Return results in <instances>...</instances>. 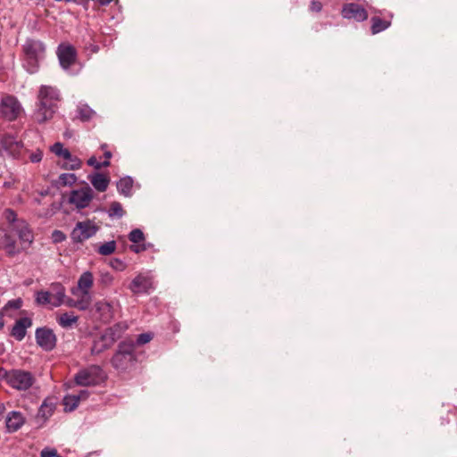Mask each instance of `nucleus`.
<instances>
[{
  "mask_svg": "<svg viewBox=\"0 0 457 457\" xmlns=\"http://www.w3.org/2000/svg\"><path fill=\"white\" fill-rule=\"evenodd\" d=\"M310 9L312 12H319L322 9V4L320 1H312L311 3Z\"/></svg>",
  "mask_w": 457,
  "mask_h": 457,
  "instance_id": "obj_43",
  "label": "nucleus"
},
{
  "mask_svg": "<svg viewBox=\"0 0 457 457\" xmlns=\"http://www.w3.org/2000/svg\"><path fill=\"white\" fill-rule=\"evenodd\" d=\"M342 16L345 19L354 20L360 22L368 19V12L361 5L350 3L343 6Z\"/></svg>",
  "mask_w": 457,
  "mask_h": 457,
  "instance_id": "obj_11",
  "label": "nucleus"
},
{
  "mask_svg": "<svg viewBox=\"0 0 457 457\" xmlns=\"http://www.w3.org/2000/svg\"><path fill=\"white\" fill-rule=\"evenodd\" d=\"M112 277L108 274H106L105 276L103 277V281L106 284L110 283L112 281Z\"/></svg>",
  "mask_w": 457,
  "mask_h": 457,
  "instance_id": "obj_48",
  "label": "nucleus"
},
{
  "mask_svg": "<svg viewBox=\"0 0 457 457\" xmlns=\"http://www.w3.org/2000/svg\"><path fill=\"white\" fill-rule=\"evenodd\" d=\"M105 161L103 162H100L97 161V159L95 156H91L89 159H87V165L93 166L96 169H100L101 167H106L110 165L109 159L112 157V154L110 151H106L104 153Z\"/></svg>",
  "mask_w": 457,
  "mask_h": 457,
  "instance_id": "obj_29",
  "label": "nucleus"
},
{
  "mask_svg": "<svg viewBox=\"0 0 457 457\" xmlns=\"http://www.w3.org/2000/svg\"><path fill=\"white\" fill-rule=\"evenodd\" d=\"M68 203L80 210L86 207V187L72 190L68 198Z\"/></svg>",
  "mask_w": 457,
  "mask_h": 457,
  "instance_id": "obj_17",
  "label": "nucleus"
},
{
  "mask_svg": "<svg viewBox=\"0 0 457 457\" xmlns=\"http://www.w3.org/2000/svg\"><path fill=\"white\" fill-rule=\"evenodd\" d=\"M4 378L11 387L19 391L29 389L36 382V378L31 372L18 369L6 371Z\"/></svg>",
  "mask_w": 457,
  "mask_h": 457,
  "instance_id": "obj_6",
  "label": "nucleus"
},
{
  "mask_svg": "<svg viewBox=\"0 0 457 457\" xmlns=\"http://www.w3.org/2000/svg\"><path fill=\"white\" fill-rule=\"evenodd\" d=\"M22 306V300L21 298L13 299L9 301L4 307V311H7L8 309L18 310Z\"/></svg>",
  "mask_w": 457,
  "mask_h": 457,
  "instance_id": "obj_38",
  "label": "nucleus"
},
{
  "mask_svg": "<svg viewBox=\"0 0 457 457\" xmlns=\"http://www.w3.org/2000/svg\"><path fill=\"white\" fill-rule=\"evenodd\" d=\"M106 378V375L101 367L92 365L87 367V386L100 385Z\"/></svg>",
  "mask_w": 457,
  "mask_h": 457,
  "instance_id": "obj_16",
  "label": "nucleus"
},
{
  "mask_svg": "<svg viewBox=\"0 0 457 457\" xmlns=\"http://www.w3.org/2000/svg\"><path fill=\"white\" fill-rule=\"evenodd\" d=\"M24 417L19 411H11L6 418V427L9 431L15 432L24 424Z\"/></svg>",
  "mask_w": 457,
  "mask_h": 457,
  "instance_id": "obj_18",
  "label": "nucleus"
},
{
  "mask_svg": "<svg viewBox=\"0 0 457 457\" xmlns=\"http://www.w3.org/2000/svg\"><path fill=\"white\" fill-rule=\"evenodd\" d=\"M90 181L93 185V187L99 192H104L106 191L109 183L110 179L107 175L103 173L95 172L92 175H90Z\"/></svg>",
  "mask_w": 457,
  "mask_h": 457,
  "instance_id": "obj_19",
  "label": "nucleus"
},
{
  "mask_svg": "<svg viewBox=\"0 0 457 457\" xmlns=\"http://www.w3.org/2000/svg\"><path fill=\"white\" fill-rule=\"evenodd\" d=\"M1 145L4 151H6L13 158H20L23 148L21 141L17 140L11 135H5L1 139Z\"/></svg>",
  "mask_w": 457,
  "mask_h": 457,
  "instance_id": "obj_13",
  "label": "nucleus"
},
{
  "mask_svg": "<svg viewBox=\"0 0 457 457\" xmlns=\"http://www.w3.org/2000/svg\"><path fill=\"white\" fill-rule=\"evenodd\" d=\"M85 391L80 390L79 394H71L64 396L62 400V403L64 405L65 411H74L80 401V398L83 396Z\"/></svg>",
  "mask_w": 457,
  "mask_h": 457,
  "instance_id": "obj_21",
  "label": "nucleus"
},
{
  "mask_svg": "<svg viewBox=\"0 0 457 457\" xmlns=\"http://www.w3.org/2000/svg\"><path fill=\"white\" fill-rule=\"evenodd\" d=\"M4 215L5 220L9 223L12 224V227L14 228V225L17 224V222L19 221L17 220L16 212L12 209H6L4 212Z\"/></svg>",
  "mask_w": 457,
  "mask_h": 457,
  "instance_id": "obj_37",
  "label": "nucleus"
},
{
  "mask_svg": "<svg viewBox=\"0 0 457 457\" xmlns=\"http://www.w3.org/2000/svg\"><path fill=\"white\" fill-rule=\"evenodd\" d=\"M71 240L74 244L82 245L86 240V221H79L71 234Z\"/></svg>",
  "mask_w": 457,
  "mask_h": 457,
  "instance_id": "obj_22",
  "label": "nucleus"
},
{
  "mask_svg": "<svg viewBox=\"0 0 457 457\" xmlns=\"http://www.w3.org/2000/svg\"><path fill=\"white\" fill-rule=\"evenodd\" d=\"M79 117L82 120H86V113L84 112V110L83 109H80L79 110Z\"/></svg>",
  "mask_w": 457,
  "mask_h": 457,
  "instance_id": "obj_51",
  "label": "nucleus"
},
{
  "mask_svg": "<svg viewBox=\"0 0 457 457\" xmlns=\"http://www.w3.org/2000/svg\"><path fill=\"white\" fill-rule=\"evenodd\" d=\"M100 4L106 5L109 4L112 0H96Z\"/></svg>",
  "mask_w": 457,
  "mask_h": 457,
  "instance_id": "obj_49",
  "label": "nucleus"
},
{
  "mask_svg": "<svg viewBox=\"0 0 457 457\" xmlns=\"http://www.w3.org/2000/svg\"><path fill=\"white\" fill-rule=\"evenodd\" d=\"M66 236L60 230H54L52 233V239L54 243H60L65 240Z\"/></svg>",
  "mask_w": 457,
  "mask_h": 457,
  "instance_id": "obj_41",
  "label": "nucleus"
},
{
  "mask_svg": "<svg viewBox=\"0 0 457 457\" xmlns=\"http://www.w3.org/2000/svg\"><path fill=\"white\" fill-rule=\"evenodd\" d=\"M32 326V320L30 318H21L17 320L12 328L11 336L16 340L21 341L26 336V330L28 328Z\"/></svg>",
  "mask_w": 457,
  "mask_h": 457,
  "instance_id": "obj_15",
  "label": "nucleus"
},
{
  "mask_svg": "<svg viewBox=\"0 0 457 457\" xmlns=\"http://www.w3.org/2000/svg\"><path fill=\"white\" fill-rule=\"evenodd\" d=\"M29 161L33 163H37L39 162H41L42 158H43V153L42 151H40L39 149H37L36 152L34 153H31L29 154Z\"/></svg>",
  "mask_w": 457,
  "mask_h": 457,
  "instance_id": "obj_40",
  "label": "nucleus"
},
{
  "mask_svg": "<svg viewBox=\"0 0 457 457\" xmlns=\"http://www.w3.org/2000/svg\"><path fill=\"white\" fill-rule=\"evenodd\" d=\"M71 294L74 296L71 297L72 299L79 300L86 307V303H84V298L86 296V272H83L80 275L78 286L71 288Z\"/></svg>",
  "mask_w": 457,
  "mask_h": 457,
  "instance_id": "obj_20",
  "label": "nucleus"
},
{
  "mask_svg": "<svg viewBox=\"0 0 457 457\" xmlns=\"http://www.w3.org/2000/svg\"><path fill=\"white\" fill-rule=\"evenodd\" d=\"M129 326L126 322H118L112 327L107 328L101 337L94 342L91 348L93 353H98L104 349L110 347L122 334L128 329Z\"/></svg>",
  "mask_w": 457,
  "mask_h": 457,
  "instance_id": "obj_4",
  "label": "nucleus"
},
{
  "mask_svg": "<svg viewBox=\"0 0 457 457\" xmlns=\"http://www.w3.org/2000/svg\"><path fill=\"white\" fill-rule=\"evenodd\" d=\"M52 298L48 293V291H38L37 293L36 296V303L38 305H46V304H51L52 305Z\"/></svg>",
  "mask_w": 457,
  "mask_h": 457,
  "instance_id": "obj_34",
  "label": "nucleus"
},
{
  "mask_svg": "<svg viewBox=\"0 0 457 457\" xmlns=\"http://www.w3.org/2000/svg\"><path fill=\"white\" fill-rule=\"evenodd\" d=\"M78 320V317L73 313L65 312L60 315L57 319L59 325L62 328H71Z\"/></svg>",
  "mask_w": 457,
  "mask_h": 457,
  "instance_id": "obj_27",
  "label": "nucleus"
},
{
  "mask_svg": "<svg viewBox=\"0 0 457 457\" xmlns=\"http://www.w3.org/2000/svg\"><path fill=\"white\" fill-rule=\"evenodd\" d=\"M76 181V176L72 173H63L61 174L58 177V179L56 180V186L60 187H65V186H71Z\"/></svg>",
  "mask_w": 457,
  "mask_h": 457,
  "instance_id": "obj_31",
  "label": "nucleus"
},
{
  "mask_svg": "<svg viewBox=\"0 0 457 457\" xmlns=\"http://www.w3.org/2000/svg\"><path fill=\"white\" fill-rule=\"evenodd\" d=\"M87 289L92 286L93 284V276L90 272L87 271Z\"/></svg>",
  "mask_w": 457,
  "mask_h": 457,
  "instance_id": "obj_45",
  "label": "nucleus"
},
{
  "mask_svg": "<svg viewBox=\"0 0 457 457\" xmlns=\"http://www.w3.org/2000/svg\"><path fill=\"white\" fill-rule=\"evenodd\" d=\"M4 248L9 256H13L20 252V250L16 248L15 241L9 236H5Z\"/></svg>",
  "mask_w": 457,
  "mask_h": 457,
  "instance_id": "obj_33",
  "label": "nucleus"
},
{
  "mask_svg": "<svg viewBox=\"0 0 457 457\" xmlns=\"http://www.w3.org/2000/svg\"><path fill=\"white\" fill-rule=\"evenodd\" d=\"M56 55L61 67L70 74H76L82 66L78 62L77 50L69 43H61L56 49Z\"/></svg>",
  "mask_w": 457,
  "mask_h": 457,
  "instance_id": "obj_2",
  "label": "nucleus"
},
{
  "mask_svg": "<svg viewBox=\"0 0 457 457\" xmlns=\"http://www.w3.org/2000/svg\"><path fill=\"white\" fill-rule=\"evenodd\" d=\"M94 193L93 190L87 186V203L91 201L93 198Z\"/></svg>",
  "mask_w": 457,
  "mask_h": 457,
  "instance_id": "obj_47",
  "label": "nucleus"
},
{
  "mask_svg": "<svg viewBox=\"0 0 457 457\" xmlns=\"http://www.w3.org/2000/svg\"><path fill=\"white\" fill-rule=\"evenodd\" d=\"M23 52L26 56V66L29 73L37 71L38 62L45 57V45L36 39H27L23 45Z\"/></svg>",
  "mask_w": 457,
  "mask_h": 457,
  "instance_id": "obj_3",
  "label": "nucleus"
},
{
  "mask_svg": "<svg viewBox=\"0 0 457 457\" xmlns=\"http://www.w3.org/2000/svg\"><path fill=\"white\" fill-rule=\"evenodd\" d=\"M111 266L117 270H123L126 267L125 263L119 259L112 260Z\"/></svg>",
  "mask_w": 457,
  "mask_h": 457,
  "instance_id": "obj_42",
  "label": "nucleus"
},
{
  "mask_svg": "<svg viewBox=\"0 0 457 457\" xmlns=\"http://www.w3.org/2000/svg\"><path fill=\"white\" fill-rule=\"evenodd\" d=\"M38 105L35 112V120L38 123H44L52 119L60 101V93L56 87L42 86L38 92Z\"/></svg>",
  "mask_w": 457,
  "mask_h": 457,
  "instance_id": "obj_1",
  "label": "nucleus"
},
{
  "mask_svg": "<svg viewBox=\"0 0 457 457\" xmlns=\"http://www.w3.org/2000/svg\"><path fill=\"white\" fill-rule=\"evenodd\" d=\"M95 113H96V112H95L92 109H89V108L87 107V120H89V119L91 118V116H92L93 114H95Z\"/></svg>",
  "mask_w": 457,
  "mask_h": 457,
  "instance_id": "obj_50",
  "label": "nucleus"
},
{
  "mask_svg": "<svg viewBox=\"0 0 457 457\" xmlns=\"http://www.w3.org/2000/svg\"><path fill=\"white\" fill-rule=\"evenodd\" d=\"M108 215L112 218H121L124 215V211L121 204L119 202H112L109 207Z\"/></svg>",
  "mask_w": 457,
  "mask_h": 457,
  "instance_id": "obj_32",
  "label": "nucleus"
},
{
  "mask_svg": "<svg viewBox=\"0 0 457 457\" xmlns=\"http://www.w3.org/2000/svg\"><path fill=\"white\" fill-rule=\"evenodd\" d=\"M54 411V404L45 400L39 408L38 415L44 419H48L53 414Z\"/></svg>",
  "mask_w": 457,
  "mask_h": 457,
  "instance_id": "obj_30",
  "label": "nucleus"
},
{
  "mask_svg": "<svg viewBox=\"0 0 457 457\" xmlns=\"http://www.w3.org/2000/svg\"><path fill=\"white\" fill-rule=\"evenodd\" d=\"M81 161L75 155L71 156L67 162H58V165L64 170H76L80 168Z\"/></svg>",
  "mask_w": 457,
  "mask_h": 457,
  "instance_id": "obj_28",
  "label": "nucleus"
},
{
  "mask_svg": "<svg viewBox=\"0 0 457 457\" xmlns=\"http://www.w3.org/2000/svg\"><path fill=\"white\" fill-rule=\"evenodd\" d=\"M131 250L134 252V253H139L141 251H144L145 250V247H140L138 245H133L131 246Z\"/></svg>",
  "mask_w": 457,
  "mask_h": 457,
  "instance_id": "obj_46",
  "label": "nucleus"
},
{
  "mask_svg": "<svg viewBox=\"0 0 457 457\" xmlns=\"http://www.w3.org/2000/svg\"><path fill=\"white\" fill-rule=\"evenodd\" d=\"M371 33L376 35L379 32L386 30L391 25V20H383L378 16H374L370 19Z\"/></svg>",
  "mask_w": 457,
  "mask_h": 457,
  "instance_id": "obj_23",
  "label": "nucleus"
},
{
  "mask_svg": "<svg viewBox=\"0 0 457 457\" xmlns=\"http://www.w3.org/2000/svg\"><path fill=\"white\" fill-rule=\"evenodd\" d=\"M153 337H154L153 333H150V332L142 333L137 336V340H136V345H143L145 344H147L153 339Z\"/></svg>",
  "mask_w": 457,
  "mask_h": 457,
  "instance_id": "obj_36",
  "label": "nucleus"
},
{
  "mask_svg": "<svg viewBox=\"0 0 457 457\" xmlns=\"http://www.w3.org/2000/svg\"><path fill=\"white\" fill-rule=\"evenodd\" d=\"M129 239L132 243L138 244L145 240V235L141 229L135 228L129 234Z\"/></svg>",
  "mask_w": 457,
  "mask_h": 457,
  "instance_id": "obj_35",
  "label": "nucleus"
},
{
  "mask_svg": "<svg viewBox=\"0 0 457 457\" xmlns=\"http://www.w3.org/2000/svg\"><path fill=\"white\" fill-rule=\"evenodd\" d=\"M13 229L16 230L19 239L21 240V248H28L33 242V234L27 223L24 220L18 221L17 224L14 225Z\"/></svg>",
  "mask_w": 457,
  "mask_h": 457,
  "instance_id": "obj_14",
  "label": "nucleus"
},
{
  "mask_svg": "<svg viewBox=\"0 0 457 457\" xmlns=\"http://www.w3.org/2000/svg\"><path fill=\"white\" fill-rule=\"evenodd\" d=\"M48 293L53 300V307L66 304L69 307H77L79 310H85V306L79 300H74L66 296L65 288L61 283L51 284Z\"/></svg>",
  "mask_w": 457,
  "mask_h": 457,
  "instance_id": "obj_7",
  "label": "nucleus"
},
{
  "mask_svg": "<svg viewBox=\"0 0 457 457\" xmlns=\"http://www.w3.org/2000/svg\"><path fill=\"white\" fill-rule=\"evenodd\" d=\"M37 345L46 351H51L56 344V337L53 330L46 328H39L36 330Z\"/></svg>",
  "mask_w": 457,
  "mask_h": 457,
  "instance_id": "obj_12",
  "label": "nucleus"
},
{
  "mask_svg": "<svg viewBox=\"0 0 457 457\" xmlns=\"http://www.w3.org/2000/svg\"><path fill=\"white\" fill-rule=\"evenodd\" d=\"M92 51H93V52H96V47H95V46H94V47L92 48Z\"/></svg>",
  "mask_w": 457,
  "mask_h": 457,
  "instance_id": "obj_52",
  "label": "nucleus"
},
{
  "mask_svg": "<svg viewBox=\"0 0 457 457\" xmlns=\"http://www.w3.org/2000/svg\"><path fill=\"white\" fill-rule=\"evenodd\" d=\"M22 107L18 99L13 96H5L0 103L2 116L10 121L15 120L21 113Z\"/></svg>",
  "mask_w": 457,
  "mask_h": 457,
  "instance_id": "obj_8",
  "label": "nucleus"
},
{
  "mask_svg": "<svg viewBox=\"0 0 457 457\" xmlns=\"http://www.w3.org/2000/svg\"><path fill=\"white\" fill-rule=\"evenodd\" d=\"M134 350L135 343L132 340L121 342L112 359L113 367L121 371L129 369L135 361Z\"/></svg>",
  "mask_w": 457,
  "mask_h": 457,
  "instance_id": "obj_5",
  "label": "nucleus"
},
{
  "mask_svg": "<svg viewBox=\"0 0 457 457\" xmlns=\"http://www.w3.org/2000/svg\"><path fill=\"white\" fill-rule=\"evenodd\" d=\"M50 151L62 159L60 162H67L71 156V152L61 142L54 143L50 147Z\"/></svg>",
  "mask_w": 457,
  "mask_h": 457,
  "instance_id": "obj_25",
  "label": "nucleus"
},
{
  "mask_svg": "<svg viewBox=\"0 0 457 457\" xmlns=\"http://www.w3.org/2000/svg\"><path fill=\"white\" fill-rule=\"evenodd\" d=\"M94 247L96 248V251L99 254H101L103 256H108L114 253V251L116 249V242L112 240L109 242H105L104 244H103L101 245H94Z\"/></svg>",
  "mask_w": 457,
  "mask_h": 457,
  "instance_id": "obj_26",
  "label": "nucleus"
},
{
  "mask_svg": "<svg viewBox=\"0 0 457 457\" xmlns=\"http://www.w3.org/2000/svg\"><path fill=\"white\" fill-rule=\"evenodd\" d=\"M96 227L93 224H91V222L89 220H87V238L91 237L92 236H94L96 232Z\"/></svg>",
  "mask_w": 457,
  "mask_h": 457,
  "instance_id": "obj_44",
  "label": "nucleus"
},
{
  "mask_svg": "<svg viewBox=\"0 0 457 457\" xmlns=\"http://www.w3.org/2000/svg\"><path fill=\"white\" fill-rule=\"evenodd\" d=\"M115 311L113 303L106 301L96 302L89 309L92 318L102 322L110 321L113 318Z\"/></svg>",
  "mask_w": 457,
  "mask_h": 457,
  "instance_id": "obj_9",
  "label": "nucleus"
},
{
  "mask_svg": "<svg viewBox=\"0 0 457 457\" xmlns=\"http://www.w3.org/2000/svg\"><path fill=\"white\" fill-rule=\"evenodd\" d=\"M132 187H133V179L131 177H129V176L121 178L117 182V189H118L119 193L123 195L126 197L131 195Z\"/></svg>",
  "mask_w": 457,
  "mask_h": 457,
  "instance_id": "obj_24",
  "label": "nucleus"
},
{
  "mask_svg": "<svg viewBox=\"0 0 457 457\" xmlns=\"http://www.w3.org/2000/svg\"><path fill=\"white\" fill-rule=\"evenodd\" d=\"M74 383L77 386H86V370H81L76 376Z\"/></svg>",
  "mask_w": 457,
  "mask_h": 457,
  "instance_id": "obj_39",
  "label": "nucleus"
},
{
  "mask_svg": "<svg viewBox=\"0 0 457 457\" xmlns=\"http://www.w3.org/2000/svg\"><path fill=\"white\" fill-rule=\"evenodd\" d=\"M129 288L135 295L150 294L154 289L153 278L148 275L139 274L133 278Z\"/></svg>",
  "mask_w": 457,
  "mask_h": 457,
  "instance_id": "obj_10",
  "label": "nucleus"
}]
</instances>
